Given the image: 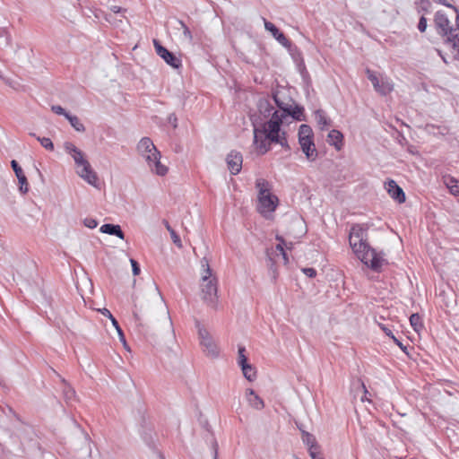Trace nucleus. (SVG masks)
Returning <instances> with one entry per match:
<instances>
[{"instance_id":"50","label":"nucleus","mask_w":459,"mask_h":459,"mask_svg":"<svg viewBox=\"0 0 459 459\" xmlns=\"http://www.w3.org/2000/svg\"><path fill=\"white\" fill-rule=\"evenodd\" d=\"M292 245H293L292 242H288L287 243V242L284 241V247L286 248H288V249H291L292 248Z\"/></svg>"},{"instance_id":"42","label":"nucleus","mask_w":459,"mask_h":459,"mask_svg":"<svg viewBox=\"0 0 459 459\" xmlns=\"http://www.w3.org/2000/svg\"><path fill=\"white\" fill-rule=\"evenodd\" d=\"M420 7L424 10H428L430 6V2L429 0H419Z\"/></svg>"},{"instance_id":"15","label":"nucleus","mask_w":459,"mask_h":459,"mask_svg":"<svg viewBox=\"0 0 459 459\" xmlns=\"http://www.w3.org/2000/svg\"><path fill=\"white\" fill-rule=\"evenodd\" d=\"M160 159L161 154L160 152L159 155H156V159H152V161H150L146 165L152 174L160 177H164L168 174L169 168L167 165L161 162Z\"/></svg>"},{"instance_id":"36","label":"nucleus","mask_w":459,"mask_h":459,"mask_svg":"<svg viewBox=\"0 0 459 459\" xmlns=\"http://www.w3.org/2000/svg\"><path fill=\"white\" fill-rule=\"evenodd\" d=\"M453 50L455 57L459 59V39H455L453 40Z\"/></svg>"},{"instance_id":"40","label":"nucleus","mask_w":459,"mask_h":459,"mask_svg":"<svg viewBox=\"0 0 459 459\" xmlns=\"http://www.w3.org/2000/svg\"><path fill=\"white\" fill-rule=\"evenodd\" d=\"M117 332L120 342L123 343L125 348H127V343H126V337H125V334H124L122 329L118 328L117 330Z\"/></svg>"},{"instance_id":"54","label":"nucleus","mask_w":459,"mask_h":459,"mask_svg":"<svg viewBox=\"0 0 459 459\" xmlns=\"http://www.w3.org/2000/svg\"><path fill=\"white\" fill-rule=\"evenodd\" d=\"M214 459H217V454H215Z\"/></svg>"},{"instance_id":"37","label":"nucleus","mask_w":459,"mask_h":459,"mask_svg":"<svg viewBox=\"0 0 459 459\" xmlns=\"http://www.w3.org/2000/svg\"><path fill=\"white\" fill-rule=\"evenodd\" d=\"M418 29L420 32H424L427 29V20L425 17H421L420 19V22H419V24H418Z\"/></svg>"},{"instance_id":"34","label":"nucleus","mask_w":459,"mask_h":459,"mask_svg":"<svg viewBox=\"0 0 459 459\" xmlns=\"http://www.w3.org/2000/svg\"><path fill=\"white\" fill-rule=\"evenodd\" d=\"M171 237V239L173 241V243L179 248L182 247V242H181V239L179 238V236L177 234V232H172V234L170 235Z\"/></svg>"},{"instance_id":"45","label":"nucleus","mask_w":459,"mask_h":459,"mask_svg":"<svg viewBox=\"0 0 459 459\" xmlns=\"http://www.w3.org/2000/svg\"><path fill=\"white\" fill-rule=\"evenodd\" d=\"M100 312L103 316H105L108 317L109 319H110V318H112V316H112V314L110 313V311H109L108 308H102V309H100Z\"/></svg>"},{"instance_id":"30","label":"nucleus","mask_w":459,"mask_h":459,"mask_svg":"<svg viewBox=\"0 0 459 459\" xmlns=\"http://www.w3.org/2000/svg\"><path fill=\"white\" fill-rule=\"evenodd\" d=\"M37 140L40 143L42 147H44L48 151H53L54 150V144L50 138L48 137H39L37 136Z\"/></svg>"},{"instance_id":"47","label":"nucleus","mask_w":459,"mask_h":459,"mask_svg":"<svg viewBox=\"0 0 459 459\" xmlns=\"http://www.w3.org/2000/svg\"><path fill=\"white\" fill-rule=\"evenodd\" d=\"M163 223L170 235L172 234V232H175V230L170 227V225L169 224V222L167 221H164Z\"/></svg>"},{"instance_id":"22","label":"nucleus","mask_w":459,"mask_h":459,"mask_svg":"<svg viewBox=\"0 0 459 459\" xmlns=\"http://www.w3.org/2000/svg\"><path fill=\"white\" fill-rule=\"evenodd\" d=\"M444 183L452 195H459V180L453 177H446L444 178Z\"/></svg>"},{"instance_id":"8","label":"nucleus","mask_w":459,"mask_h":459,"mask_svg":"<svg viewBox=\"0 0 459 459\" xmlns=\"http://www.w3.org/2000/svg\"><path fill=\"white\" fill-rule=\"evenodd\" d=\"M136 150L146 164L156 159V155L160 152L149 137H143L137 143Z\"/></svg>"},{"instance_id":"52","label":"nucleus","mask_w":459,"mask_h":459,"mask_svg":"<svg viewBox=\"0 0 459 459\" xmlns=\"http://www.w3.org/2000/svg\"><path fill=\"white\" fill-rule=\"evenodd\" d=\"M268 106V103L267 102H261L260 103V109L262 110L264 108L267 107Z\"/></svg>"},{"instance_id":"44","label":"nucleus","mask_w":459,"mask_h":459,"mask_svg":"<svg viewBox=\"0 0 459 459\" xmlns=\"http://www.w3.org/2000/svg\"><path fill=\"white\" fill-rule=\"evenodd\" d=\"M455 11L456 13V16H455V28H454V30H455V33L457 34V31L459 32V12L455 8Z\"/></svg>"},{"instance_id":"9","label":"nucleus","mask_w":459,"mask_h":459,"mask_svg":"<svg viewBox=\"0 0 459 459\" xmlns=\"http://www.w3.org/2000/svg\"><path fill=\"white\" fill-rule=\"evenodd\" d=\"M64 149L74 160L75 169L89 163V160L85 157V153L77 148L73 143L65 142L64 143Z\"/></svg>"},{"instance_id":"11","label":"nucleus","mask_w":459,"mask_h":459,"mask_svg":"<svg viewBox=\"0 0 459 459\" xmlns=\"http://www.w3.org/2000/svg\"><path fill=\"white\" fill-rule=\"evenodd\" d=\"M75 172L78 177L83 179L86 183L96 188H99L100 183L98 175L91 168L90 162L82 167L76 169Z\"/></svg>"},{"instance_id":"6","label":"nucleus","mask_w":459,"mask_h":459,"mask_svg":"<svg viewBox=\"0 0 459 459\" xmlns=\"http://www.w3.org/2000/svg\"><path fill=\"white\" fill-rule=\"evenodd\" d=\"M366 74L377 92L385 96L393 91L394 83L389 77L382 74H377L369 69H367Z\"/></svg>"},{"instance_id":"1","label":"nucleus","mask_w":459,"mask_h":459,"mask_svg":"<svg viewBox=\"0 0 459 459\" xmlns=\"http://www.w3.org/2000/svg\"><path fill=\"white\" fill-rule=\"evenodd\" d=\"M273 100L279 110L272 114L262 128L254 126V145L260 154L266 153L271 148V143L289 149L286 133L281 127L294 119L299 121L303 119V109L298 106L293 107V101L290 99L283 100L281 91L274 92Z\"/></svg>"},{"instance_id":"33","label":"nucleus","mask_w":459,"mask_h":459,"mask_svg":"<svg viewBox=\"0 0 459 459\" xmlns=\"http://www.w3.org/2000/svg\"><path fill=\"white\" fill-rule=\"evenodd\" d=\"M83 225L89 229H95L98 226V221L97 220L89 217L83 220Z\"/></svg>"},{"instance_id":"7","label":"nucleus","mask_w":459,"mask_h":459,"mask_svg":"<svg viewBox=\"0 0 459 459\" xmlns=\"http://www.w3.org/2000/svg\"><path fill=\"white\" fill-rule=\"evenodd\" d=\"M198 336L200 339V344L203 347L204 352L209 357L216 358L219 355V348L212 340L209 332L197 324Z\"/></svg>"},{"instance_id":"12","label":"nucleus","mask_w":459,"mask_h":459,"mask_svg":"<svg viewBox=\"0 0 459 459\" xmlns=\"http://www.w3.org/2000/svg\"><path fill=\"white\" fill-rule=\"evenodd\" d=\"M435 23L437 27L442 30L444 35L453 38L457 37L455 30H454V28L450 25V21L444 12L438 11L436 13Z\"/></svg>"},{"instance_id":"13","label":"nucleus","mask_w":459,"mask_h":459,"mask_svg":"<svg viewBox=\"0 0 459 459\" xmlns=\"http://www.w3.org/2000/svg\"><path fill=\"white\" fill-rule=\"evenodd\" d=\"M228 169L232 175H238L242 169L243 157L239 152L231 151L226 157Z\"/></svg>"},{"instance_id":"5","label":"nucleus","mask_w":459,"mask_h":459,"mask_svg":"<svg viewBox=\"0 0 459 459\" xmlns=\"http://www.w3.org/2000/svg\"><path fill=\"white\" fill-rule=\"evenodd\" d=\"M299 143L302 152L309 161H315L317 158V150L314 143V133L308 125H301L298 133Z\"/></svg>"},{"instance_id":"25","label":"nucleus","mask_w":459,"mask_h":459,"mask_svg":"<svg viewBox=\"0 0 459 459\" xmlns=\"http://www.w3.org/2000/svg\"><path fill=\"white\" fill-rule=\"evenodd\" d=\"M66 119L69 121L70 125L74 128L75 131L81 133L85 131V127L78 117L69 114Z\"/></svg>"},{"instance_id":"20","label":"nucleus","mask_w":459,"mask_h":459,"mask_svg":"<svg viewBox=\"0 0 459 459\" xmlns=\"http://www.w3.org/2000/svg\"><path fill=\"white\" fill-rule=\"evenodd\" d=\"M100 230L102 233H105V234L117 236L120 239H124L125 238V234L122 231V230H121L119 225L109 224V223L103 224L100 227Z\"/></svg>"},{"instance_id":"31","label":"nucleus","mask_w":459,"mask_h":459,"mask_svg":"<svg viewBox=\"0 0 459 459\" xmlns=\"http://www.w3.org/2000/svg\"><path fill=\"white\" fill-rule=\"evenodd\" d=\"M0 38L5 39V45L11 46V35L6 27H0Z\"/></svg>"},{"instance_id":"23","label":"nucleus","mask_w":459,"mask_h":459,"mask_svg":"<svg viewBox=\"0 0 459 459\" xmlns=\"http://www.w3.org/2000/svg\"><path fill=\"white\" fill-rule=\"evenodd\" d=\"M410 324L415 332L420 333L424 328L421 316L415 313L410 316Z\"/></svg>"},{"instance_id":"48","label":"nucleus","mask_w":459,"mask_h":459,"mask_svg":"<svg viewBox=\"0 0 459 459\" xmlns=\"http://www.w3.org/2000/svg\"><path fill=\"white\" fill-rule=\"evenodd\" d=\"M110 320H111V323L116 330H117L118 328H121L118 325V322L117 321V319L114 316H112V318H110Z\"/></svg>"},{"instance_id":"14","label":"nucleus","mask_w":459,"mask_h":459,"mask_svg":"<svg viewBox=\"0 0 459 459\" xmlns=\"http://www.w3.org/2000/svg\"><path fill=\"white\" fill-rule=\"evenodd\" d=\"M385 188L388 195L397 203L403 204L405 202V194L394 180H387L385 183Z\"/></svg>"},{"instance_id":"17","label":"nucleus","mask_w":459,"mask_h":459,"mask_svg":"<svg viewBox=\"0 0 459 459\" xmlns=\"http://www.w3.org/2000/svg\"><path fill=\"white\" fill-rule=\"evenodd\" d=\"M11 166L18 178V181L20 183V191L22 193V194H25L28 192L29 188H28V182H27V178L26 176L24 175L22 168L19 166V164L17 163L16 160H13L11 161Z\"/></svg>"},{"instance_id":"18","label":"nucleus","mask_w":459,"mask_h":459,"mask_svg":"<svg viewBox=\"0 0 459 459\" xmlns=\"http://www.w3.org/2000/svg\"><path fill=\"white\" fill-rule=\"evenodd\" d=\"M246 399L248 404L255 410H262L264 407V401L253 389L246 390Z\"/></svg>"},{"instance_id":"16","label":"nucleus","mask_w":459,"mask_h":459,"mask_svg":"<svg viewBox=\"0 0 459 459\" xmlns=\"http://www.w3.org/2000/svg\"><path fill=\"white\" fill-rule=\"evenodd\" d=\"M264 28L266 30L270 31L273 35V37L283 47L290 48V40L285 37V35L281 32L278 28L272 22L266 21L264 19Z\"/></svg>"},{"instance_id":"49","label":"nucleus","mask_w":459,"mask_h":459,"mask_svg":"<svg viewBox=\"0 0 459 459\" xmlns=\"http://www.w3.org/2000/svg\"><path fill=\"white\" fill-rule=\"evenodd\" d=\"M383 330H384V332L385 333L386 335H388V336H390L392 338V335H394V334H393V333H392V331L390 329H388L386 327H383Z\"/></svg>"},{"instance_id":"55","label":"nucleus","mask_w":459,"mask_h":459,"mask_svg":"<svg viewBox=\"0 0 459 459\" xmlns=\"http://www.w3.org/2000/svg\"><path fill=\"white\" fill-rule=\"evenodd\" d=\"M317 459H322L321 457L317 458Z\"/></svg>"},{"instance_id":"46","label":"nucleus","mask_w":459,"mask_h":459,"mask_svg":"<svg viewBox=\"0 0 459 459\" xmlns=\"http://www.w3.org/2000/svg\"><path fill=\"white\" fill-rule=\"evenodd\" d=\"M392 339L403 351L406 350V347L394 335H392Z\"/></svg>"},{"instance_id":"24","label":"nucleus","mask_w":459,"mask_h":459,"mask_svg":"<svg viewBox=\"0 0 459 459\" xmlns=\"http://www.w3.org/2000/svg\"><path fill=\"white\" fill-rule=\"evenodd\" d=\"M241 368V370H242V373L244 375V377L248 380V381H254L256 377V371L255 369V368L247 363L246 365H243Z\"/></svg>"},{"instance_id":"28","label":"nucleus","mask_w":459,"mask_h":459,"mask_svg":"<svg viewBox=\"0 0 459 459\" xmlns=\"http://www.w3.org/2000/svg\"><path fill=\"white\" fill-rule=\"evenodd\" d=\"M277 239L280 241V243L276 246V251H278L279 254L282 256V258L284 260V264H288L289 259H288L287 254L284 250V240L281 237H277Z\"/></svg>"},{"instance_id":"41","label":"nucleus","mask_w":459,"mask_h":459,"mask_svg":"<svg viewBox=\"0 0 459 459\" xmlns=\"http://www.w3.org/2000/svg\"><path fill=\"white\" fill-rule=\"evenodd\" d=\"M309 455H310L312 459L319 458L320 456L318 455L317 446H315L314 448H309Z\"/></svg>"},{"instance_id":"35","label":"nucleus","mask_w":459,"mask_h":459,"mask_svg":"<svg viewBox=\"0 0 459 459\" xmlns=\"http://www.w3.org/2000/svg\"><path fill=\"white\" fill-rule=\"evenodd\" d=\"M130 263L132 265V271L134 275H138L140 273V266L138 263L134 259H130Z\"/></svg>"},{"instance_id":"2","label":"nucleus","mask_w":459,"mask_h":459,"mask_svg":"<svg viewBox=\"0 0 459 459\" xmlns=\"http://www.w3.org/2000/svg\"><path fill=\"white\" fill-rule=\"evenodd\" d=\"M367 240L368 235L362 226L354 225L351 227L349 243L356 257L371 270L380 272L386 264L385 255L372 248Z\"/></svg>"},{"instance_id":"10","label":"nucleus","mask_w":459,"mask_h":459,"mask_svg":"<svg viewBox=\"0 0 459 459\" xmlns=\"http://www.w3.org/2000/svg\"><path fill=\"white\" fill-rule=\"evenodd\" d=\"M153 44L158 56H160L168 65L173 68H179L182 65L180 58L162 47L157 39L153 40Z\"/></svg>"},{"instance_id":"39","label":"nucleus","mask_w":459,"mask_h":459,"mask_svg":"<svg viewBox=\"0 0 459 459\" xmlns=\"http://www.w3.org/2000/svg\"><path fill=\"white\" fill-rule=\"evenodd\" d=\"M168 122L174 127L176 128L178 126V117H176L175 114H170L169 117H168Z\"/></svg>"},{"instance_id":"32","label":"nucleus","mask_w":459,"mask_h":459,"mask_svg":"<svg viewBox=\"0 0 459 459\" xmlns=\"http://www.w3.org/2000/svg\"><path fill=\"white\" fill-rule=\"evenodd\" d=\"M51 110L57 114V115H61V116H64L65 118L68 117V115L70 113L66 112L61 106L59 105H54L51 107Z\"/></svg>"},{"instance_id":"53","label":"nucleus","mask_w":459,"mask_h":459,"mask_svg":"<svg viewBox=\"0 0 459 459\" xmlns=\"http://www.w3.org/2000/svg\"><path fill=\"white\" fill-rule=\"evenodd\" d=\"M107 22H110V19L108 17L106 18Z\"/></svg>"},{"instance_id":"38","label":"nucleus","mask_w":459,"mask_h":459,"mask_svg":"<svg viewBox=\"0 0 459 459\" xmlns=\"http://www.w3.org/2000/svg\"><path fill=\"white\" fill-rule=\"evenodd\" d=\"M302 271L307 276H308L310 278H313L316 275V271L314 268H310V267L303 268Z\"/></svg>"},{"instance_id":"51","label":"nucleus","mask_w":459,"mask_h":459,"mask_svg":"<svg viewBox=\"0 0 459 459\" xmlns=\"http://www.w3.org/2000/svg\"><path fill=\"white\" fill-rule=\"evenodd\" d=\"M4 445L0 442V457L4 455Z\"/></svg>"},{"instance_id":"19","label":"nucleus","mask_w":459,"mask_h":459,"mask_svg":"<svg viewBox=\"0 0 459 459\" xmlns=\"http://www.w3.org/2000/svg\"><path fill=\"white\" fill-rule=\"evenodd\" d=\"M314 118L320 130H327L331 126V120L325 112L318 109L314 112Z\"/></svg>"},{"instance_id":"26","label":"nucleus","mask_w":459,"mask_h":459,"mask_svg":"<svg viewBox=\"0 0 459 459\" xmlns=\"http://www.w3.org/2000/svg\"><path fill=\"white\" fill-rule=\"evenodd\" d=\"M302 440L309 448H314L315 446H316V441L315 437L308 432L304 431L302 433Z\"/></svg>"},{"instance_id":"43","label":"nucleus","mask_w":459,"mask_h":459,"mask_svg":"<svg viewBox=\"0 0 459 459\" xmlns=\"http://www.w3.org/2000/svg\"><path fill=\"white\" fill-rule=\"evenodd\" d=\"M110 11L113 13H123V12H126L125 9L121 8L120 6H117V5H112L110 6Z\"/></svg>"},{"instance_id":"27","label":"nucleus","mask_w":459,"mask_h":459,"mask_svg":"<svg viewBox=\"0 0 459 459\" xmlns=\"http://www.w3.org/2000/svg\"><path fill=\"white\" fill-rule=\"evenodd\" d=\"M247 358L246 356V349L244 346H239L238 351V364L239 367L247 364Z\"/></svg>"},{"instance_id":"3","label":"nucleus","mask_w":459,"mask_h":459,"mask_svg":"<svg viewBox=\"0 0 459 459\" xmlns=\"http://www.w3.org/2000/svg\"><path fill=\"white\" fill-rule=\"evenodd\" d=\"M200 292L201 299L210 307L217 309L218 307V284L217 278L213 274L206 257L200 261Z\"/></svg>"},{"instance_id":"21","label":"nucleus","mask_w":459,"mask_h":459,"mask_svg":"<svg viewBox=\"0 0 459 459\" xmlns=\"http://www.w3.org/2000/svg\"><path fill=\"white\" fill-rule=\"evenodd\" d=\"M342 134L338 130H331L328 134V142L331 145H333L336 150H341L342 146Z\"/></svg>"},{"instance_id":"29","label":"nucleus","mask_w":459,"mask_h":459,"mask_svg":"<svg viewBox=\"0 0 459 459\" xmlns=\"http://www.w3.org/2000/svg\"><path fill=\"white\" fill-rule=\"evenodd\" d=\"M178 22L180 26V29H182V30H183L184 39L191 43L193 41L192 32L190 31L188 27L182 21H178Z\"/></svg>"},{"instance_id":"4","label":"nucleus","mask_w":459,"mask_h":459,"mask_svg":"<svg viewBox=\"0 0 459 459\" xmlns=\"http://www.w3.org/2000/svg\"><path fill=\"white\" fill-rule=\"evenodd\" d=\"M257 189L256 210L265 219H272L279 205L278 197L273 193L272 184L264 178L255 180Z\"/></svg>"}]
</instances>
